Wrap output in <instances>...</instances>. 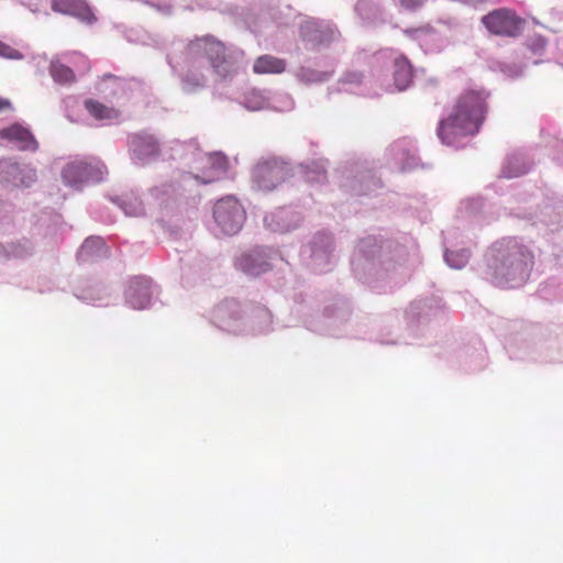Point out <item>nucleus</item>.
<instances>
[{
    "mask_svg": "<svg viewBox=\"0 0 563 563\" xmlns=\"http://www.w3.org/2000/svg\"><path fill=\"white\" fill-rule=\"evenodd\" d=\"M487 110L486 95L482 90H467L462 93L450 115L441 120L438 135L443 143L451 145L461 136L478 132Z\"/></svg>",
    "mask_w": 563,
    "mask_h": 563,
    "instance_id": "1",
    "label": "nucleus"
},
{
    "mask_svg": "<svg viewBox=\"0 0 563 563\" xmlns=\"http://www.w3.org/2000/svg\"><path fill=\"white\" fill-rule=\"evenodd\" d=\"M186 52L194 60L207 58L214 71L222 77L232 73L224 45L213 36L207 35L195 38L187 45Z\"/></svg>",
    "mask_w": 563,
    "mask_h": 563,
    "instance_id": "2",
    "label": "nucleus"
},
{
    "mask_svg": "<svg viewBox=\"0 0 563 563\" xmlns=\"http://www.w3.org/2000/svg\"><path fill=\"white\" fill-rule=\"evenodd\" d=\"M482 24L489 34L515 38L522 34L526 21L508 8L495 9L482 18Z\"/></svg>",
    "mask_w": 563,
    "mask_h": 563,
    "instance_id": "3",
    "label": "nucleus"
},
{
    "mask_svg": "<svg viewBox=\"0 0 563 563\" xmlns=\"http://www.w3.org/2000/svg\"><path fill=\"white\" fill-rule=\"evenodd\" d=\"M213 218L224 234L233 235L241 230L246 216L240 201L233 196H228L216 202Z\"/></svg>",
    "mask_w": 563,
    "mask_h": 563,
    "instance_id": "4",
    "label": "nucleus"
},
{
    "mask_svg": "<svg viewBox=\"0 0 563 563\" xmlns=\"http://www.w3.org/2000/svg\"><path fill=\"white\" fill-rule=\"evenodd\" d=\"M290 175L288 164L278 158L260 161L253 168V183L260 190L271 191Z\"/></svg>",
    "mask_w": 563,
    "mask_h": 563,
    "instance_id": "5",
    "label": "nucleus"
},
{
    "mask_svg": "<svg viewBox=\"0 0 563 563\" xmlns=\"http://www.w3.org/2000/svg\"><path fill=\"white\" fill-rule=\"evenodd\" d=\"M106 173L107 168L100 161H74L63 169V178L69 186H79L85 183H99Z\"/></svg>",
    "mask_w": 563,
    "mask_h": 563,
    "instance_id": "6",
    "label": "nucleus"
},
{
    "mask_svg": "<svg viewBox=\"0 0 563 563\" xmlns=\"http://www.w3.org/2000/svg\"><path fill=\"white\" fill-rule=\"evenodd\" d=\"M518 252L511 253L507 258L495 264L493 276L498 284L516 280L518 277L522 279L526 273V263L519 258Z\"/></svg>",
    "mask_w": 563,
    "mask_h": 563,
    "instance_id": "7",
    "label": "nucleus"
},
{
    "mask_svg": "<svg viewBox=\"0 0 563 563\" xmlns=\"http://www.w3.org/2000/svg\"><path fill=\"white\" fill-rule=\"evenodd\" d=\"M151 280L144 276L130 279L125 289L129 305L134 309H144L151 301Z\"/></svg>",
    "mask_w": 563,
    "mask_h": 563,
    "instance_id": "8",
    "label": "nucleus"
},
{
    "mask_svg": "<svg viewBox=\"0 0 563 563\" xmlns=\"http://www.w3.org/2000/svg\"><path fill=\"white\" fill-rule=\"evenodd\" d=\"M52 9L68 14L87 24L96 22V15L85 0H52Z\"/></svg>",
    "mask_w": 563,
    "mask_h": 563,
    "instance_id": "9",
    "label": "nucleus"
},
{
    "mask_svg": "<svg viewBox=\"0 0 563 563\" xmlns=\"http://www.w3.org/2000/svg\"><path fill=\"white\" fill-rule=\"evenodd\" d=\"M228 170V159L221 153H212L206 155L202 159L201 175H197L196 179L202 184H210L220 179Z\"/></svg>",
    "mask_w": 563,
    "mask_h": 563,
    "instance_id": "10",
    "label": "nucleus"
},
{
    "mask_svg": "<svg viewBox=\"0 0 563 563\" xmlns=\"http://www.w3.org/2000/svg\"><path fill=\"white\" fill-rule=\"evenodd\" d=\"M35 179V170H23L19 164L0 161V183L18 186H29Z\"/></svg>",
    "mask_w": 563,
    "mask_h": 563,
    "instance_id": "11",
    "label": "nucleus"
},
{
    "mask_svg": "<svg viewBox=\"0 0 563 563\" xmlns=\"http://www.w3.org/2000/svg\"><path fill=\"white\" fill-rule=\"evenodd\" d=\"M130 147L135 157L143 163L159 154L157 140L147 133H136L131 135Z\"/></svg>",
    "mask_w": 563,
    "mask_h": 563,
    "instance_id": "12",
    "label": "nucleus"
},
{
    "mask_svg": "<svg viewBox=\"0 0 563 563\" xmlns=\"http://www.w3.org/2000/svg\"><path fill=\"white\" fill-rule=\"evenodd\" d=\"M0 139L15 143L22 151H36L38 147L30 130L19 123L1 129Z\"/></svg>",
    "mask_w": 563,
    "mask_h": 563,
    "instance_id": "13",
    "label": "nucleus"
},
{
    "mask_svg": "<svg viewBox=\"0 0 563 563\" xmlns=\"http://www.w3.org/2000/svg\"><path fill=\"white\" fill-rule=\"evenodd\" d=\"M333 35L334 31L330 26L314 20H307L300 25V36L313 46L329 42Z\"/></svg>",
    "mask_w": 563,
    "mask_h": 563,
    "instance_id": "14",
    "label": "nucleus"
},
{
    "mask_svg": "<svg viewBox=\"0 0 563 563\" xmlns=\"http://www.w3.org/2000/svg\"><path fill=\"white\" fill-rule=\"evenodd\" d=\"M394 80L398 90L406 89L412 81V67L405 56L395 58Z\"/></svg>",
    "mask_w": 563,
    "mask_h": 563,
    "instance_id": "15",
    "label": "nucleus"
},
{
    "mask_svg": "<svg viewBox=\"0 0 563 563\" xmlns=\"http://www.w3.org/2000/svg\"><path fill=\"white\" fill-rule=\"evenodd\" d=\"M286 69V62L272 55L257 57L253 65L255 74H282Z\"/></svg>",
    "mask_w": 563,
    "mask_h": 563,
    "instance_id": "16",
    "label": "nucleus"
},
{
    "mask_svg": "<svg viewBox=\"0 0 563 563\" xmlns=\"http://www.w3.org/2000/svg\"><path fill=\"white\" fill-rule=\"evenodd\" d=\"M239 267L246 274L257 276L268 269V264L262 261L258 255L245 254L239 258Z\"/></svg>",
    "mask_w": 563,
    "mask_h": 563,
    "instance_id": "17",
    "label": "nucleus"
},
{
    "mask_svg": "<svg viewBox=\"0 0 563 563\" xmlns=\"http://www.w3.org/2000/svg\"><path fill=\"white\" fill-rule=\"evenodd\" d=\"M49 74L56 82L62 85H69L76 80L73 69L58 60L51 63Z\"/></svg>",
    "mask_w": 563,
    "mask_h": 563,
    "instance_id": "18",
    "label": "nucleus"
},
{
    "mask_svg": "<svg viewBox=\"0 0 563 563\" xmlns=\"http://www.w3.org/2000/svg\"><path fill=\"white\" fill-rule=\"evenodd\" d=\"M85 108L93 118L98 120L110 119L114 115L115 112L113 109L108 108L101 102L92 99L85 101Z\"/></svg>",
    "mask_w": 563,
    "mask_h": 563,
    "instance_id": "19",
    "label": "nucleus"
},
{
    "mask_svg": "<svg viewBox=\"0 0 563 563\" xmlns=\"http://www.w3.org/2000/svg\"><path fill=\"white\" fill-rule=\"evenodd\" d=\"M445 262L453 268H462L464 267L470 258V252L466 250L457 251V252H445L444 254Z\"/></svg>",
    "mask_w": 563,
    "mask_h": 563,
    "instance_id": "20",
    "label": "nucleus"
},
{
    "mask_svg": "<svg viewBox=\"0 0 563 563\" xmlns=\"http://www.w3.org/2000/svg\"><path fill=\"white\" fill-rule=\"evenodd\" d=\"M123 209L126 214L133 217H137L144 213L143 203L135 197H132L129 199V201H125Z\"/></svg>",
    "mask_w": 563,
    "mask_h": 563,
    "instance_id": "21",
    "label": "nucleus"
},
{
    "mask_svg": "<svg viewBox=\"0 0 563 563\" xmlns=\"http://www.w3.org/2000/svg\"><path fill=\"white\" fill-rule=\"evenodd\" d=\"M102 240L100 238H88L85 240L81 246V253H88L92 247L102 245Z\"/></svg>",
    "mask_w": 563,
    "mask_h": 563,
    "instance_id": "22",
    "label": "nucleus"
},
{
    "mask_svg": "<svg viewBox=\"0 0 563 563\" xmlns=\"http://www.w3.org/2000/svg\"><path fill=\"white\" fill-rule=\"evenodd\" d=\"M400 5L407 10H417L421 8L426 0H398Z\"/></svg>",
    "mask_w": 563,
    "mask_h": 563,
    "instance_id": "23",
    "label": "nucleus"
},
{
    "mask_svg": "<svg viewBox=\"0 0 563 563\" xmlns=\"http://www.w3.org/2000/svg\"><path fill=\"white\" fill-rule=\"evenodd\" d=\"M0 55L8 57V58H15V57H18L19 53L15 49H13L12 47L0 42Z\"/></svg>",
    "mask_w": 563,
    "mask_h": 563,
    "instance_id": "24",
    "label": "nucleus"
},
{
    "mask_svg": "<svg viewBox=\"0 0 563 563\" xmlns=\"http://www.w3.org/2000/svg\"><path fill=\"white\" fill-rule=\"evenodd\" d=\"M431 31H432V29L430 26H423V27H419V29L406 30L405 33L408 36L415 37L417 34H427V33H430Z\"/></svg>",
    "mask_w": 563,
    "mask_h": 563,
    "instance_id": "25",
    "label": "nucleus"
},
{
    "mask_svg": "<svg viewBox=\"0 0 563 563\" xmlns=\"http://www.w3.org/2000/svg\"><path fill=\"white\" fill-rule=\"evenodd\" d=\"M12 110V103L9 99L0 98V112Z\"/></svg>",
    "mask_w": 563,
    "mask_h": 563,
    "instance_id": "26",
    "label": "nucleus"
},
{
    "mask_svg": "<svg viewBox=\"0 0 563 563\" xmlns=\"http://www.w3.org/2000/svg\"><path fill=\"white\" fill-rule=\"evenodd\" d=\"M347 80L350 82H356V84H360L362 81V77L361 75L358 74H352V75H347Z\"/></svg>",
    "mask_w": 563,
    "mask_h": 563,
    "instance_id": "27",
    "label": "nucleus"
}]
</instances>
